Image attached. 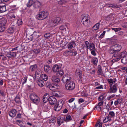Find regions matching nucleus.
<instances>
[{
  "mask_svg": "<svg viewBox=\"0 0 127 127\" xmlns=\"http://www.w3.org/2000/svg\"><path fill=\"white\" fill-rule=\"evenodd\" d=\"M73 120L72 119V118L71 117L70 115H67L66 116V119L64 120L66 122H69L72 121V120Z\"/></svg>",
  "mask_w": 127,
  "mask_h": 127,
  "instance_id": "nucleus-25",
  "label": "nucleus"
},
{
  "mask_svg": "<svg viewBox=\"0 0 127 127\" xmlns=\"http://www.w3.org/2000/svg\"><path fill=\"white\" fill-rule=\"evenodd\" d=\"M50 34L49 33H46L45 34L44 37L47 39H49L50 37Z\"/></svg>",
  "mask_w": 127,
  "mask_h": 127,
  "instance_id": "nucleus-50",
  "label": "nucleus"
},
{
  "mask_svg": "<svg viewBox=\"0 0 127 127\" xmlns=\"http://www.w3.org/2000/svg\"><path fill=\"white\" fill-rule=\"evenodd\" d=\"M34 3V2L33 0H29L27 4V6L28 7H30Z\"/></svg>",
  "mask_w": 127,
  "mask_h": 127,
  "instance_id": "nucleus-26",
  "label": "nucleus"
},
{
  "mask_svg": "<svg viewBox=\"0 0 127 127\" xmlns=\"http://www.w3.org/2000/svg\"><path fill=\"white\" fill-rule=\"evenodd\" d=\"M127 54V52L125 51H124L120 53L118 55H117V56L120 60L121 58H124L125 57Z\"/></svg>",
  "mask_w": 127,
  "mask_h": 127,
  "instance_id": "nucleus-14",
  "label": "nucleus"
},
{
  "mask_svg": "<svg viewBox=\"0 0 127 127\" xmlns=\"http://www.w3.org/2000/svg\"><path fill=\"white\" fill-rule=\"evenodd\" d=\"M98 71L97 72V74L98 75H101L104 76V74L101 69V67L100 65H98L97 66Z\"/></svg>",
  "mask_w": 127,
  "mask_h": 127,
  "instance_id": "nucleus-15",
  "label": "nucleus"
},
{
  "mask_svg": "<svg viewBox=\"0 0 127 127\" xmlns=\"http://www.w3.org/2000/svg\"><path fill=\"white\" fill-rule=\"evenodd\" d=\"M44 68L45 72L46 73H48L50 70V67L49 65H45L44 66Z\"/></svg>",
  "mask_w": 127,
  "mask_h": 127,
  "instance_id": "nucleus-27",
  "label": "nucleus"
},
{
  "mask_svg": "<svg viewBox=\"0 0 127 127\" xmlns=\"http://www.w3.org/2000/svg\"><path fill=\"white\" fill-rule=\"evenodd\" d=\"M64 118L60 117H58L57 119V122L59 126H60L62 123H64Z\"/></svg>",
  "mask_w": 127,
  "mask_h": 127,
  "instance_id": "nucleus-18",
  "label": "nucleus"
},
{
  "mask_svg": "<svg viewBox=\"0 0 127 127\" xmlns=\"http://www.w3.org/2000/svg\"><path fill=\"white\" fill-rule=\"evenodd\" d=\"M49 102L51 105H55L56 103L57 99L54 97L51 96L48 98Z\"/></svg>",
  "mask_w": 127,
  "mask_h": 127,
  "instance_id": "nucleus-11",
  "label": "nucleus"
},
{
  "mask_svg": "<svg viewBox=\"0 0 127 127\" xmlns=\"http://www.w3.org/2000/svg\"><path fill=\"white\" fill-rule=\"evenodd\" d=\"M91 62L94 65H97L98 62L97 58L96 57H94L92 58V59Z\"/></svg>",
  "mask_w": 127,
  "mask_h": 127,
  "instance_id": "nucleus-23",
  "label": "nucleus"
},
{
  "mask_svg": "<svg viewBox=\"0 0 127 127\" xmlns=\"http://www.w3.org/2000/svg\"><path fill=\"white\" fill-rule=\"evenodd\" d=\"M46 86L49 89L52 91L56 90L57 88V86L58 85H55L51 84L50 83H47L46 84Z\"/></svg>",
  "mask_w": 127,
  "mask_h": 127,
  "instance_id": "nucleus-9",
  "label": "nucleus"
},
{
  "mask_svg": "<svg viewBox=\"0 0 127 127\" xmlns=\"http://www.w3.org/2000/svg\"><path fill=\"white\" fill-rule=\"evenodd\" d=\"M99 25L100 23H98L96 24L93 27L94 29L96 30L98 29L99 28Z\"/></svg>",
  "mask_w": 127,
  "mask_h": 127,
  "instance_id": "nucleus-40",
  "label": "nucleus"
},
{
  "mask_svg": "<svg viewBox=\"0 0 127 127\" xmlns=\"http://www.w3.org/2000/svg\"><path fill=\"white\" fill-rule=\"evenodd\" d=\"M122 49L121 46L119 44H116L110 47L109 51L110 54L117 53L120 51Z\"/></svg>",
  "mask_w": 127,
  "mask_h": 127,
  "instance_id": "nucleus-2",
  "label": "nucleus"
},
{
  "mask_svg": "<svg viewBox=\"0 0 127 127\" xmlns=\"http://www.w3.org/2000/svg\"><path fill=\"white\" fill-rule=\"evenodd\" d=\"M30 40L32 41H33L35 39V38H34V36H31L30 38Z\"/></svg>",
  "mask_w": 127,
  "mask_h": 127,
  "instance_id": "nucleus-60",
  "label": "nucleus"
},
{
  "mask_svg": "<svg viewBox=\"0 0 127 127\" xmlns=\"http://www.w3.org/2000/svg\"><path fill=\"white\" fill-rule=\"evenodd\" d=\"M66 26L65 25H62L61 26L59 27V29L61 30H65Z\"/></svg>",
  "mask_w": 127,
  "mask_h": 127,
  "instance_id": "nucleus-46",
  "label": "nucleus"
},
{
  "mask_svg": "<svg viewBox=\"0 0 127 127\" xmlns=\"http://www.w3.org/2000/svg\"><path fill=\"white\" fill-rule=\"evenodd\" d=\"M51 79L53 82L58 83L60 81V79L58 76L55 75H53L52 76Z\"/></svg>",
  "mask_w": 127,
  "mask_h": 127,
  "instance_id": "nucleus-16",
  "label": "nucleus"
},
{
  "mask_svg": "<svg viewBox=\"0 0 127 127\" xmlns=\"http://www.w3.org/2000/svg\"><path fill=\"white\" fill-rule=\"evenodd\" d=\"M95 110H97L98 111H100L101 110V108L100 106L97 105L95 107Z\"/></svg>",
  "mask_w": 127,
  "mask_h": 127,
  "instance_id": "nucleus-48",
  "label": "nucleus"
},
{
  "mask_svg": "<svg viewBox=\"0 0 127 127\" xmlns=\"http://www.w3.org/2000/svg\"><path fill=\"white\" fill-rule=\"evenodd\" d=\"M58 72V73L61 76H62L64 74V72L63 71L61 70V69L59 71V72Z\"/></svg>",
  "mask_w": 127,
  "mask_h": 127,
  "instance_id": "nucleus-55",
  "label": "nucleus"
},
{
  "mask_svg": "<svg viewBox=\"0 0 127 127\" xmlns=\"http://www.w3.org/2000/svg\"><path fill=\"white\" fill-rule=\"evenodd\" d=\"M81 21L83 24L84 26L88 27L91 25L90 18L87 14H84L81 16Z\"/></svg>",
  "mask_w": 127,
  "mask_h": 127,
  "instance_id": "nucleus-1",
  "label": "nucleus"
},
{
  "mask_svg": "<svg viewBox=\"0 0 127 127\" xmlns=\"http://www.w3.org/2000/svg\"><path fill=\"white\" fill-rule=\"evenodd\" d=\"M76 73L77 75L79 76V77L80 79H81L82 78L81 71L80 70H77Z\"/></svg>",
  "mask_w": 127,
  "mask_h": 127,
  "instance_id": "nucleus-32",
  "label": "nucleus"
},
{
  "mask_svg": "<svg viewBox=\"0 0 127 127\" xmlns=\"http://www.w3.org/2000/svg\"><path fill=\"white\" fill-rule=\"evenodd\" d=\"M111 119L108 116L106 117L105 119L103 121V122L104 123H105L108 121H110L111 120Z\"/></svg>",
  "mask_w": 127,
  "mask_h": 127,
  "instance_id": "nucleus-37",
  "label": "nucleus"
},
{
  "mask_svg": "<svg viewBox=\"0 0 127 127\" xmlns=\"http://www.w3.org/2000/svg\"><path fill=\"white\" fill-rule=\"evenodd\" d=\"M52 69L54 72H58L61 69V67L60 65L56 64L53 65Z\"/></svg>",
  "mask_w": 127,
  "mask_h": 127,
  "instance_id": "nucleus-12",
  "label": "nucleus"
},
{
  "mask_svg": "<svg viewBox=\"0 0 127 127\" xmlns=\"http://www.w3.org/2000/svg\"><path fill=\"white\" fill-rule=\"evenodd\" d=\"M107 81L110 84V85H112V84L115 83V81H113V79H107Z\"/></svg>",
  "mask_w": 127,
  "mask_h": 127,
  "instance_id": "nucleus-36",
  "label": "nucleus"
},
{
  "mask_svg": "<svg viewBox=\"0 0 127 127\" xmlns=\"http://www.w3.org/2000/svg\"><path fill=\"white\" fill-rule=\"evenodd\" d=\"M104 96L103 95H101L98 98L99 100V101L102 100L104 99Z\"/></svg>",
  "mask_w": 127,
  "mask_h": 127,
  "instance_id": "nucleus-54",
  "label": "nucleus"
},
{
  "mask_svg": "<svg viewBox=\"0 0 127 127\" xmlns=\"http://www.w3.org/2000/svg\"><path fill=\"white\" fill-rule=\"evenodd\" d=\"M85 44L86 47L87 49L88 50L89 48V46L90 45V43L88 41H86L85 42Z\"/></svg>",
  "mask_w": 127,
  "mask_h": 127,
  "instance_id": "nucleus-43",
  "label": "nucleus"
},
{
  "mask_svg": "<svg viewBox=\"0 0 127 127\" xmlns=\"http://www.w3.org/2000/svg\"><path fill=\"white\" fill-rule=\"evenodd\" d=\"M105 32L106 31H104L100 35L99 38L101 39L104 36Z\"/></svg>",
  "mask_w": 127,
  "mask_h": 127,
  "instance_id": "nucleus-49",
  "label": "nucleus"
},
{
  "mask_svg": "<svg viewBox=\"0 0 127 127\" xmlns=\"http://www.w3.org/2000/svg\"><path fill=\"white\" fill-rule=\"evenodd\" d=\"M7 20L5 18L2 17L0 19V32H3L6 28Z\"/></svg>",
  "mask_w": 127,
  "mask_h": 127,
  "instance_id": "nucleus-4",
  "label": "nucleus"
},
{
  "mask_svg": "<svg viewBox=\"0 0 127 127\" xmlns=\"http://www.w3.org/2000/svg\"><path fill=\"white\" fill-rule=\"evenodd\" d=\"M75 99L74 98H72L70 99L68 101V102L69 103L72 102Z\"/></svg>",
  "mask_w": 127,
  "mask_h": 127,
  "instance_id": "nucleus-62",
  "label": "nucleus"
},
{
  "mask_svg": "<svg viewBox=\"0 0 127 127\" xmlns=\"http://www.w3.org/2000/svg\"><path fill=\"white\" fill-rule=\"evenodd\" d=\"M14 30L12 27H10L7 29V32L8 33H11L14 32Z\"/></svg>",
  "mask_w": 127,
  "mask_h": 127,
  "instance_id": "nucleus-31",
  "label": "nucleus"
},
{
  "mask_svg": "<svg viewBox=\"0 0 127 127\" xmlns=\"http://www.w3.org/2000/svg\"><path fill=\"white\" fill-rule=\"evenodd\" d=\"M10 18L11 19L14 18L15 17V16L13 14H10L9 15Z\"/></svg>",
  "mask_w": 127,
  "mask_h": 127,
  "instance_id": "nucleus-58",
  "label": "nucleus"
},
{
  "mask_svg": "<svg viewBox=\"0 0 127 127\" xmlns=\"http://www.w3.org/2000/svg\"><path fill=\"white\" fill-rule=\"evenodd\" d=\"M49 94L48 93H47L45 94L43 96V98L42 100L44 103H45L48 100Z\"/></svg>",
  "mask_w": 127,
  "mask_h": 127,
  "instance_id": "nucleus-20",
  "label": "nucleus"
},
{
  "mask_svg": "<svg viewBox=\"0 0 127 127\" xmlns=\"http://www.w3.org/2000/svg\"><path fill=\"white\" fill-rule=\"evenodd\" d=\"M16 110L14 109L12 110L9 111V114L10 116L12 117H14L16 115Z\"/></svg>",
  "mask_w": 127,
  "mask_h": 127,
  "instance_id": "nucleus-17",
  "label": "nucleus"
},
{
  "mask_svg": "<svg viewBox=\"0 0 127 127\" xmlns=\"http://www.w3.org/2000/svg\"><path fill=\"white\" fill-rule=\"evenodd\" d=\"M43 52V50L41 49H36L34 50V53L36 54H38Z\"/></svg>",
  "mask_w": 127,
  "mask_h": 127,
  "instance_id": "nucleus-35",
  "label": "nucleus"
},
{
  "mask_svg": "<svg viewBox=\"0 0 127 127\" xmlns=\"http://www.w3.org/2000/svg\"><path fill=\"white\" fill-rule=\"evenodd\" d=\"M61 20V18L60 17H57L53 20L50 21L49 23L51 27L55 26L60 23Z\"/></svg>",
  "mask_w": 127,
  "mask_h": 127,
  "instance_id": "nucleus-8",
  "label": "nucleus"
},
{
  "mask_svg": "<svg viewBox=\"0 0 127 127\" xmlns=\"http://www.w3.org/2000/svg\"><path fill=\"white\" fill-rule=\"evenodd\" d=\"M121 69L124 72H126L127 73V67H123L121 68Z\"/></svg>",
  "mask_w": 127,
  "mask_h": 127,
  "instance_id": "nucleus-51",
  "label": "nucleus"
},
{
  "mask_svg": "<svg viewBox=\"0 0 127 127\" xmlns=\"http://www.w3.org/2000/svg\"><path fill=\"white\" fill-rule=\"evenodd\" d=\"M48 13L45 11L39 12L36 16V18L39 20H42L46 18L48 16Z\"/></svg>",
  "mask_w": 127,
  "mask_h": 127,
  "instance_id": "nucleus-3",
  "label": "nucleus"
},
{
  "mask_svg": "<svg viewBox=\"0 0 127 127\" xmlns=\"http://www.w3.org/2000/svg\"><path fill=\"white\" fill-rule=\"evenodd\" d=\"M75 87V84L73 81L67 82L65 85V88L67 90L71 91L74 90Z\"/></svg>",
  "mask_w": 127,
  "mask_h": 127,
  "instance_id": "nucleus-5",
  "label": "nucleus"
},
{
  "mask_svg": "<svg viewBox=\"0 0 127 127\" xmlns=\"http://www.w3.org/2000/svg\"><path fill=\"white\" fill-rule=\"evenodd\" d=\"M23 23L22 20L21 19H19L17 20L16 23L18 26L21 25Z\"/></svg>",
  "mask_w": 127,
  "mask_h": 127,
  "instance_id": "nucleus-45",
  "label": "nucleus"
},
{
  "mask_svg": "<svg viewBox=\"0 0 127 127\" xmlns=\"http://www.w3.org/2000/svg\"><path fill=\"white\" fill-rule=\"evenodd\" d=\"M103 101H101L98 103V105L100 106L103 104Z\"/></svg>",
  "mask_w": 127,
  "mask_h": 127,
  "instance_id": "nucleus-63",
  "label": "nucleus"
},
{
  "mask_svg": "<svg viewBox=\"0 0 127 127\" xmlns=\"http://www.w3.org/2000/svg\"><path fill=\"white\" fill-rule=\"evenodd\" d=\"M108 6L112 7L113 8H118L119 7H120V5H117L116 4L115 5H113L111 4H108Z\"/></svg>",
  "mask_w": 127,
  "mask_h": 127,
  "instance_id": "nucleus-34",
  "label": "nucleus"
},
{
  "mask_svg": "<svg viewBox=\"0 0 127 127\" xmlns=\"http://www.w3.org/2000/svg\"><path fill=\"white\" fill-rule=\"evenodd\" d=\"M95 51L93 50L91 51V54L94 56H95L96 55V54Z\"/></svg>",
  "mask_w": 127,
  "mask_h": 127,
  "instance_id": "nucleus-57",
  "label": "nucleus"
},
{
  "mask_svg": "<svg viewBox=\"0 0 127 127\" xmlns=\"http://www.w3.org/2000/svg\"><path fill=\"white\" fill-rule=\"evenodd\" d=\"M42 78L43 80L45 81H47L48 79L47 76L45 74H43L42 75Z\"/></svg>",
  "mask_w": 127,
  "mask_h": 127,
  "instance_id": "nucleus-42",
  "label": "nucleus"
},
{
  "mask_svg": "<svg viewBox=\"0 0 127 127\" xmlns=\"http://www.w3.org/2000/svg\"><path fill=\"white\" fill-rule=\"evenodd\" d=\"M65 2V1H64V0H61L59 1L58 4L59 5H61L63 3H64Z\"/></svg>",
  "mask_w": 127,
  "mask_h": 127,
  "instance_id": "nucleus-53",
  "label": "nucleus"
},
{
  "mask_svg": "<svg viewBox=\"0 0 127 127\" xmlns=\"http://www.w3.org/2000/svg\"><path fill=\"white\" fill-rule=\"evenodd\" d=\"M113 56L114 57H116L114 59L112 60L110 62V63L112 65L114 63L116 62H117L118 61L120 60V59L117 56V54H114Z\"/></svg>",
  "mask_w": 127,
  "mask_h": 127,
  "instance_id": "nucleus-19",
  "label": "nucleus"
},
{
  "mask_svg": "<svg viewBox=\"0 0 127 127\" xmlns=\"http://www.w3.org/2000/svg\"><path fill=\"white\" fill-rule=\"evenodd\" d=\"M75 42L73 41L70 42L67 45L68 49H71L73 47V45L75 44Z\"/></svg>",
  "mask_w": 127,
  "mask_h": 127,
  "instance_id": "nucleus-30",
  "label": "nucleus"
},
{
  "mask_svg": "<svg viewBox=\"0 0 127 127\" xmlns=\"http://www.w3.org/2000/svg\"><path fill=\"white\" fill-rule=\"evenodd\" d=\"M63 103H60L59 104H57L54 107V109L55 111H59L62 107Z\"/></svg>",
  "mask_w": 127,
  "mask_h": 127,
  "instance_id": "nucleus-13",
  "label": "nucleus"
},
{
  "mask_svg": "<svg viewBox=\"0 0 127 127\" xmlns=\"http://www.w3.org/2000/svg\"><path fill=\"white\" fill-rule=\"evenodd\" d=\"M103 89V86L102 85H100L99 86L96 87L95 88L96 89Z\"/></svg>",
  "mask_w": 127,
  "mask_h": 127,
  "instance_id": "nucleus-56",
  "label": "nucleus"
},
{
  "mask_svg": "<svg viewBox=\"0 0 127 127\" xmlns=\"http://www.w3.org/2000/svg\"><path fill=\"white\" fill-rule=\"evenodd\" d=\"M36 64H34L31 66L30 68V70L31 71H33L37 67Z\"/></svg>",
  "mask_w": 127,
  "mask_h": 127,
  "instance_id": "nucleus-39",
  "label": "nucleus"
},
{
  "mask_svg": "<svg viewBox=\"0 0 127 127\" xmlns=\"http://www.w3.org/2000/svg\"><path fill=\"white\" fill-rule=\"evenodd\" d=\"M27 79V77L26 76H25L23 80L24 81L22 83L23 85L25 83H26Z\"/></svg>",
  "mask_w": 127,
  "mask_h": 127,
  "instance_id": "nucleus-52",
  "label": "nucleus"
},
{
  "mask_svg": "<svg viewBox=\"0 0 127 127\" xmlns=\"http://www.w3.org/2000/svg\"><path fill=\"white\" fill-rule=\"evenodd\" d=\"M21 114L19 113L17 114V116L16 117L18 118H21Z\"/></svg>",
  "mask_w": 127,
  "mask_h": 127,
  "instance_id": "nucleus-59",
  "label": "nucleus"
},
{
  "mask_svg": "<svg viewBox=\"0 0 127 127\" xmlns=\"http://www.w3.org/2000/svg\"><path fill=\"white\" fill-rule=\"evenodd\" d=\"M71 77L68 74H66L64 75L62 78L63 82L64 83H66L68 81H70Z\"/></svg>",
  "mask_w": 127,
  "mask_h": 127,
  "instance_id": "nucleus-10",
  "label": "nucleus"
},
{
  "mask_svg": "<svg viewBox=\"0 0 127 127\" xmlns=\"http://www.w3.org/2000/svg\"><path fill=\"white\" fill-rule=\"evenodd\" d=\"M34 7L35 8H38L40 7L41 6V3L40 2L38 1H36L34 2Z\"/></svg>",
  "mask_w": 127,
  "mask_h": 127,
  "instance_id": "nucleus-21",
  "label": "nucleus"
},
{
  "mask_svg": "<svg viewBox=\"0 0 127 127\" xmlns=\"http://www.w3.org/2000/svg\"><path fill=\"white\" fill-rule=\"evenodd\" d=\"M90 51L95 50V48L94 44L93 43H91L89 48Z\"/></svg>",
  "mask_w": 127,
  "mask_h": 127,
  "instance_id": "nucleus-29",
  "label": "nucleus"
},
{
  "mask_svg": "<svg viewBox=\"0 0 127 127\" xmlns=\"http://www.w3.org/2000/svg\"><path fill=\"white\" fill-rule=\"evenodd\" d=\"M118 85L116 83L113 85L109 86V88L108 92V93H116L118 90L117 87Z\"/></svg>",
  "mask_w": 127,
  "mask_h": 127,
  "instance_id": "nucleus-7",
  "label": "nucleus"
},
{
  "mask_svg": "<svg viewBox=\"0 0 127 127\" xmlns=\"http://www.w3.org/2000/svg\"><path fill=\"white\" fill-rule=\"evenodd\" d=\"M9 55H10L9 57H15L16 55V52H10Z\"/></svg>",
  "mask_w": 127,
  "mask_h": 127,
  "instance_id": "nucleus-44",
  "label": "nucleus"
},
{
  "mask_svg": "<svg viewBox=\"0 0 127 127\" xmlns=\"http://www.w3.org/2000/svg\"><path fill=\"white\" fill-rule=\"evenodd\" d=\"M20 96L18 95H17L15 97L14 100L16 102L18 103H19L20 102Z\"/></svg>",
  "mask_w": 127,
  "mask_h": 127,
  "instance_id": "nucleus-33",
  "label": "nucleus"
},
{
  "mask_svg": "<svg viewBox=\"0 0 127 127\" xmlns=\"http://www.w3.org/2000/svg\"><path fill=\"white\" fill-rule=\"evenodd\" d=\"M37 84L40 87H42L44 86V83L43 81L42 80H38L37 81Z\"/></svg>",
  "mask_w": 127,
  "mask_h": 127,
  "instance_id": "nucleus-24",
  "label": "nucleus"
},
{
  "mask_svg": "<svg viewBox=\"0 0 127 127\" xmlns=\"http://www.w3.org/2000/svg\"><path fill=\"white\" fill-rule=\"evenodd\" d=\"M49 121L50 122V123H53L55 121V120L54 118H52L50 120H49Z\"/></svg>",
  "mask_w": 127,
  "mask_h": 127,
  "instance_id": "nucleus-64",
  "label": "nucleus"
},
{
  "mask_svg": "<svg viewBox=\"0 0 127 127\" xmlns=\"http://www.w3.org/2000/svg\"><path fill=\"white\" fill-rule=\"evenodd\" d=\"M84 100L82 98H80L79 99V102L80 103H82L84 102Z\"/></svg>",
  "mask_w": 127,
  "mask_h": 127,
  "instance_id": "nucleus-61",
  "label": "nucleus"
},
{
  "mask_svg": "<svg viewBox=\"0 0 127 127\" xmlns=\"http://www.w3.org/2000/svg\"><path fill=\"white\" fill-rule=\"evenodd\" d=\"M108 116L110 118H113L115 117V113L113 111H110L109 113Z\"/></svg>",
  "mask_w": 127,
  "mask_h": 127,
  "instance_id": "nucleus-38",
  "label": "nucleus"
},
{
  "mask_svg": "<svg viewBox=\"0 0 127 127\" xmlns=\"http://www.w3.org/2000/svg\"><path fill=\"white\" fill-rule=\"evenodd\" d=\"M30 97L31 100L36 104H37L40 101V99L39 97L34 94L31 95Z\"/></svg>",
  "mask_w": 127,
  "mask_h": 127,
  "instance_id": "nucleus-6",
  "label": "nucleus"
},
{
  "mask_svg": "<svg viewBox=\"0 0 127 127\" xmlns=\"http://www.w3.org/2000/svg\"><path fill=\"white\" fill-rule=\"evenodd\" d=\"M44 109L46 111H47L50 109V103H48L44 104Z\"/></svg>",
  "mask_w": 127,
  "mask_h": 127,
  "instance_id": "nucleus-22",
  "label": "nucleus"
},
{
  "mask_svg": "<svg viewBox=\"0 0 127 127\" xmlns=\"http://www.w3.org/2000/svg\"><path fill=\"white\" fill-rule=\"evenodd\" d=\"M6 10V7L5 5H2L0 7V13H3L5 12Z\"/></svg>",
  "mask_w": 127,
  "mask_h": 127,
  "instance_id": "nucleus-28",
  "label": "nucleus"
},
{
  "mask_svg": "<svg viewBox=\"0 0 127 127\" xmlns=\"http://www.w3.org/2000/svg\"><path fill=\"white\" fill-rule=\"evenodd\" d=\"M70 52L71 53H72V55L74 56H75L77 54V52L75 51L74 50H70Z\"/></svg>",
  "mask_w": 127,
  "mask_h": 127,
  "instance_id": "nucleus-47",
  "label": "nucleus"
},
{
  "mask_svg": "<svg viewBox=\"0 0 127 127\" xmlns=\"http://www.w3.org/2000/svg\"><path fill=\"white\" fill-rule=\"evenodd\" d=\"M53 96L56 97H59L60 96V95L59 92L58 91H56L54 92L53 93Z\"/></svg>",
  "mask_w": 127,
  "mask_h": 127,
  "instance_id": "nucleus-41",
  "label": "nucleus"
}]
</instances>
